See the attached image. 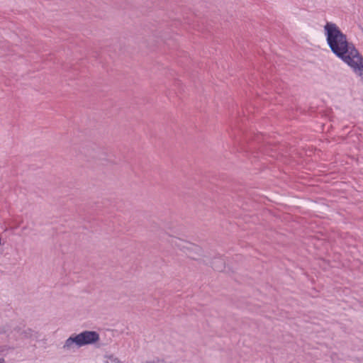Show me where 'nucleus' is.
Listing matches in <instances>:
<instances>
[{
  "instance_id": "f257e3e1",
  "label": "nucleus",
  "mask_w": 363,
  "mask_h": 363,
  "mask_svg": "<svg viewBox=\"0 0 363 363\" xmlns=\"http://www.w3.org/2000/svg\"><path fill=\"white\" fill-rule=\"evenodd\" d=\"M326 42L332 52L349 65L363 80V57L337 24L327 21L323 27Z\"/></svg>"
},
{
  "instance_id": "f03ea898",
  "label": "nucleus",
  "mask_w": 363,
  "mask_h": 363,
  "mask_svg": "<svg viewBox=\"0 0 363 363\" xmlns=\"http://www.w3.org/2000/svg\"><path fill=\"white\" fill-rule=\"evenodd\" d=\"M79 335L83 346L94 344L100 339L99 334L96 331L84 330Z\"/></svg>"
},
{
  "instance_id": "7ed1b4c3",
  "label": "nucleus",
  "mask_w": 363,
  "mask_h": 363,
  "mask_svg": "<svg viewBox=\"0 0 363 363\" xmlns=\"http://www.w3.org/2000/svg\"><path fill=\"white\" fill-rule=\"evenodd\" d=\"M62 350L66 352H74L77 350V347L71 340H69V337H68L62 345Z\"/></svg>"
},
{
  "instance_id": "20e7f679",
  "label": "nucleus",
  "mask_w": 363,
  "mask_h": 363,
  "mask_svg": "<svg viewBox=\"0 0 363 363\" xmlns=\"http://www.w3.org/2000/svg\"><path fill=\"white\" fill-rule=\"evenodd\" d=\"M212 267L215 270L220 271L224 267V262L221 258L216 259L212 263Z\"/></svg>"
},
{
  "instance_id": "39448f33",
  "label": "nucleus",
  "mask_w": 363,
  "mask_h": 363,
  "mask_svg": "<svg viewBox=\"0 0 363 363\" xmlns=\"http://www.w3.org/2000/svg\"><path fill=\"white\" fill-rule=\"evenodd\" d=\"M69 340L74 343V345L78 348L83 347L80 336L79 334L72 335L69 337Z\"/></svg>"
},
{
  "instance_id": "423d86ee",
  "label": "nucleus",
  "mask_w": 363,
  "mask_h": 363,
  "mask_svg": "<svg viewBox=\"0 0 363 363\" xmlns=\"http://www.w3.org/2000/svg\"><path fill=\"white\" fill-rule=\"evenodd\" d=\"M105 357L107 358L111 362H113V363H121L120 359L118 357H116L114 355H113V354L106 355Z\"/></svg>"
},
{
  "instance_id": "0eeeda50",
  "label": "nucleus",
  "mask_w": 363,
  "mask_h": 363,
  "mask_svg": "<svg viewBox=\"0 0 363 363\" xmlns=\"http://www.w3.org/2000/svg\"><path fill=\"white\" fill-rule=\"evenodd\" d=\"M32 333V330L30 329H28L25 331V337H28L30 336V333Z\"/></svg>"
},
{
  "instance_id": "6e6552de",
  "label": "nucleus",
  "mask_w": 363,
  "mask_h": 363,
  "mask_svg": "<svg viewBox=\"0 0 363 363\" xmlns=\"http://www.w3.org/2000/svg\"><path fill=\"white\" fill-rule=\"evenodd\" d=\"M0 363H6V362L4 358L0 357Z\"/></svg>"
}]
</instances>
